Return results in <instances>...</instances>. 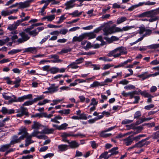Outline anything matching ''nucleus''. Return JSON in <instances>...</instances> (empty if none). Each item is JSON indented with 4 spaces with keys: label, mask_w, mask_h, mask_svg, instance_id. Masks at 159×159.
Returning <instances> with one entry per match:
<instances>
[{
    "label": "nucleus",
    "mask_w": 159,
    "mask_h": 159,
    "mask_svg": "<svg viewBox=\"0 0 159 159\" xmlns=\"http://www.w3.org/2000/svg\"><path fill=\"white\" fill-rule=\"evenodd\" d=\"M135 27L134 26H126L122 28L113 25L111 27H106L103 29L104 35H107L109 34L117 32H122L129 30Z\"/></svg>",
    "instance_id": "f257e3e1"
},
{
    "label": "nucleus",
    "mask_w": 159,
    "mask_h": 159,
    "mask_svg": "<svg viewBox=\"0 0 159 159\" xmlns=\"http://www.w3.org/2000/svg\"><path fill=\"white\" fill-rule=\"evenodd\" d=\"M127 53V50L125 47L121 46L118 47L110 52L108 54V57L113 56L114 58L119 57L121 55H126Z\"/></svg>",
    "instance_id": "f03ea898"
},
{
    "label": "nucleus",
    "mask_w": 159,
    "mask_h": 159,
    "mask_svg": "<svg viewBox=\"0 0 159 159\" xmlns=\"http://www.w3.org/2000/svg\"><path fill=\"white\" fill-rule=\"evenodd\" d=\"M96 36V35L93 32L84 33L79 35L78 37H74L72 39V42H81L84 39L86 38L87 37H89L88 39H90L95 38Z\"/></svg>",
    "instance_id": "7ed1b4c3"
},
{
    "label": "nucleus",
    "mask_w": 159,
    "mask_h": 159,
    "mask_svg": "<svg viewBox=\"0 0 159 159\" xmlns=\"http://www.w3.org/2000/svg\"><path fill=\"white\" fill-rule=\"evenodd\" d=\"M16 111V112L18 113L16 116L17 117H21L24 115L28 116L27 109L23 106L21 107L20 109H17Z\"/></svg>",
    "instance_id": "20e7f679"
},
{
    "label": "nucleus",
    "mask_w": 159,
    "mask_h": 159,
    "mask_svg": "<svg viewBox=\"0 0 159 159\" xmlns=\"http://www.w3.org/2000/svg\"><path fill=\"white\" fill-rule=\"evenodd\" d=\"M24 137L20 136L19 138L16 135H14L12 136L11 140L9 143L11 146L14 144L18 143H20L21 140H23Z\"/></svg>",
    "instance_id": "39448f33"
},
{
    "label": "nucleus",
    "mask_w": 159,
    "mask_h": 159,
    "mask_svg": "<svg viewBox=\"0 0 159 159\" xmlns=\"http://www.w3.org/2000/svg\"><path fill=\"white\" fill-rule=\"evenodd\" d=\"M19 34L21 36V38L17 40V42L19 43H23L27 41L30 38V37L25 32L20 33H19Z\"/></svg>",
    "instance_id": "423d86ee"
},
{
    "label": "nucleus",
    "mask_w": 159,
    "mask_h": 159,
    "mask_svg": "<svg viewBox=\"0 0 159 159\" xmlns=\"http://www.w3.org/2000/svg\"><path fill=\"white\" fill-rule=\"evenodd\" d=\"M19 132L18 133V135L23 134L21 136L24 137L23 139L26 136L29 135V134L27 132V130L25 127H21L19 129Z\"/></svg>",
    "instance_id": "0eeeda50"
},
{
    "label": "nucleus",
    "mask_w": 159,
    "mask_h": 159,
    "mask_svg": "<svg viewBox=\"0 0 159 159\" xmlns=\"http://www.w3.org/2000/svg\"><path fill=\"white\" fill-rule=\"evenodd\" d=\"M34 133H32L30 135L27 136L25 138H26L25 139V146L26 147L28 146L30 144L33 143L34 142V141L32 140L31 139L33 136H36V135L34 134Z\"/></svg>",
    "instance_id": "6e6552de"
},
{
    "label": "nucleus",
    "mask_w": 159,
    "mask_h": 159,
    "mask_svg": "<svg viewBox=\"0 0 159 159\" xmlns=\"http://www.w3.org/2000/svg\"><path fill=\"white\" fill-rule=\"evenodd\" d=\"M68 1L65 4L66 6L65 9H69L74 7L75 4L73 3L75 1V0H67Z\"/></svg>",
    "instance_id": "1a4fd4ad"
},
{
    "label": "nucleus",
    "mask_w": 159,
    "mask_h": 159,
    "mask_svg": "<svg viewBox=\"0 0 159 159\" xmlns=\"http://www.w3.org/2000/svg\"><path fill=\"white\" fill-rule=\"evenodd\" d=\"M32 95L31 94H29L26 95H24L23 96L19 97L18 98H16V102H22L25 100L30 99L32 98Z\"/></svg>",
    "instance_id": "9d476101"
},
{
    "label": "nucleus",
    "mask_w": 159,
    "mask_h": 159,
    "mask_svg": "<svg viewBox=\"0 0 159 159\" xmlns=\"http://www.w3.org/2000/svg\"><path fill=\"white\" fill-rule=\"evenodd\" d=\"M42 132V130L41 131H39L38 130L34 131L32 133H34V134L36 135L35 136L33 137H36L37 138L39 139H46V136L43 135H38L39 134H44V133H41Z\"/></svg>",
    "instance_id": "9b49d317"
},
{
    "label": "nucleus",
    "mask_w": 159,
    "mask_h": 159,
    "mask_svg": "<svg viewBox=\"0 0 159 159\" xmlns=\"http://www.w3.org/2000/svg\"><path fill=\"white\" fill-rule=\"evenodd\" d=\"M58 86H55V84H52L51 86L48 88V90L50 93H54L58 90Z\"/></svg>",
    "instance_id": "f8f14e48"
},
{
    "label": "nucleus",
    "mask_w": 159,
    "mask_h": 159,
    "mask_svg": "<svg viewBox=\"0 0 159 159\" xmlns=\"http://www.w3.org/2000/svg\"><path fill=\"white\" fill-rule=\"evenodd\" d=\"M1 112L3 114H11L14 113L15 110L14 109H8L6 107H2Z\"/></svg>",
    "instance_id": "ddd939ff"
},
{
    "label": "nucleus",
    "mask_w": 159,
    "mask_h": 159,
    "mask_svg": "<svg viewBox=\"0 0 159 159\" xmlns=\"http://www.w3.org/2000/svg\"><path fill=\"white\" fill-rule=\"evenodd\" d=\"M150 143L149 141H145V140L142 139L136 143L137 148H141L145 145H147Z\"/></svg>",
    "instance_id": "4468645a"
},
{
    "label": "nucleus",
    "mask_w": 159,
    "mask_h": 159,
    "mask_svg": "<svg viewBox=\"0 0 159 159\" xmlns=\"http://www.w3.org/2000/svg\"><path fill=\"white\" fill-rule=\"evenodd\" d=\"M133 140V139L130 136H129L122 140L124 142V144L127 146L130 145L132 143Z\"/></svg>",
    "instance_id": "2eb2a0df"
},
{
    "label": "nucleus",
    "mask_w": 159,
    "mask_h": 159,
    "mask_svg": "<svg viewBox=\"0 0 159 159\" xmlns=\"http://www.w3.org/2000/svg\"><path fill=\"white\" fill-rule=\"evenodd\" d=\"M32 1V0H30L26 1L23 2H20L19 8H24L28 7L30 5V3Z\"/></svg>",
    "instance_id": "dca6fc26"
},
{
    "label": "nucleus",
    "mask_w": 159,
    "mask_h": 159,
    "mask_svg": "<svg viewBox=\"0 0 159 159\" xmlns=\"http://www.w3.org/2000/svg\"><path fill=\"white\" fill-rule=\"evenodd\" d=\"M68 143L69 144L71 148H78L80 145L75 141H73L71 142H70L69 141H68Z\"/></svg>",
    "instance_id": "f3484780"
},
{
    "label": "nucleus",
    "mask_w": 159,
    "mask_h": 159,
    "mask_svg": "<svg viewBox=\"0 0 159 159\" xmlns=\"http://www.w3.org/2000/svg\"><path fill=\"white\" fill-rule=\"evenodd\" d=\"M104 85V83L102 82H99L98 81H95L93 82V83L91 84L90 87L92 88H95L98 87L99 86H102Z\"/></svg>",
    "instance_id": "a211bd4d"
},
{
    "label": "nucleus",
    "mask_w": 159,
    "mask_h": 159,
    "mask_svg": "<svg viewBox=\"0 0 159 159\" xmlns=\"http://www.w3.org/2000/svg\"><path fill=\"white\" fill-rule=\"evenodd\" d=\"M151 12L150 11H149L144 12L138 15V17H151Z\"/></svg>",
    "instance_id": "6ab92c4d"
},
{
    "label": "nucleus",
    "mask_w": 159,
    "mask_h": 159,
    "mask_svg": "<svg viewBox=\"0 0 159 159\" xmlns=\"http://www.w3.org/2000/svg\"><path fill=\"white\" fill-rule=\"evenodd\" d=\"M138 77L142 78V80H143L150 77V74H149L148 72H145L142 74L138 75Z\"/></svg>",
    "instance_id": "aec40b11"
},
{
    "label": "nucleus",
    "mask_w": 159,
    "mask_h": 159,
    "mask_svg": "<svg viewBox=\"0 0 159 159\" xmlns=\"http://www.w3.org/2000/svg\"><path fill=\"white\" fill-rule=\"evenodd\" d=\"M36 52V48L35 47H30L25 49L24 52H30L35 53Z\"/></svg>",
    "instance_id": "412c9836"
},
{
    "label": "nucleus",
    "mask_w": 159,
    "mask_h": 159,
    "mask_svg": "<svg viewBox=\"0 0 159 159\" xmlns=\"http://www.w3.org/2000/svg\"><path fill=\"white\" fill-rule=\"evenodd\" d=\"M34 124L32 125V128L36 129L37 130L39 129L42 125L38 122L34 121Z\"/></svg>",
    "instance_id": "4be33fe9"
},
{
    "label": "nucleus",
    "mask_w": 159,
    "mask_h": 159,
    "mask_svg": "<svg viewBox=\"0 0 159 159\" xmlns=\"http://www.w3.org/2000/svg\"><path fill=\"white\" fill-rule=\"evenodd\" d=\"M58 148L60 151H63L67 150L68 149V146L66 144H61L58 146Z\"/></svg>",
    "instance_id": "5701e85b"
},
{
    "label": "nucleus",
    "mask_w": 159,
    "mask_h": 159,
    "mask_svg": "<svg viewBox=\"0 0 159 159\" xmlns=\"http://www.w3.org/2000/svg\"><path fill=\"white\" fill-rule=\"evenodd\" d=\"M11 146L9 144L2 145L0 148V152H4L5 151L6 149L10 147Z\"/></svg>",
    "instance_id": "b1692460"
},
{
    "label": "nucleus",
    "mask_w": 159,
    "mask_h": 159,
    "mask_svg": "<svg viewBox=\"0 0 159 159\" xmlns=\"http://www.w3.org/2000/svg\"><path fill=\"white\" fill-rule=\"evenodd\" d=\"M55 16L54 15H51L50 16H46L43 17L42 19L43 20L47 19L48 21H52L53 19H55Z\"/></svg>",
    "instance_id": "393cba45"
},
{
    "label": "nucleus",
    "mask_w": 159,
    "mask_h": 159,
    "mask_svg": "<svg viewBox=\"0 0 159 159\" xmlns=\"http://www.w3.org/2000/svg\"><path fill=\"white\" fill-rule=\"evenodd\" d=\"M118 149L117 147H115L109 150V152L111 153V154L110 155V156H111L112 155L117 154L118 153V151H117Z\"/></svg>",
    "instance_id": "a878e982"
},
{
    "label": "nucleus",
    "mask_w": 159,
    "mask_h": 159,
    "mask_svg": "<svg viewBox=\"0 0 159 159\" xmlns=\"http://www.w3.org/2000/svg\"><path fill=\"white\" fill-rule=\"evenodd\" d=\"M127 20V18L126 17L122 16L119 17L118 18L116 21V23L117 24H120Z\"/></svg>",
    "instance_id": "bb28decb"
},
{
    "label": "nucleus",
    "mask_w": 159,
    "mask_h": 159,
    "mask_svg": "<svg viewBox=\"0 0 159 159\" xmlns=\"http://www.w3.org/2000/svg\"><path fill=\"white\" fill-rule=\"evenodd\" d=\"M77 65L76 63L75 62H73L69 64L67 66V67L71 68L72 69H76L79 67V66Z\"/></svg>",
    "instance_id": "cd10ccee"
},
{
    "label": "nucleus",
    "mask_w": 159,
    "mask_h": 159,
    "mask_svg": "<svg viewBox=\"0 0 159 159\" xmlns=\"http://www.w3.org/2000/svg\"><path fill=\"white\" fill-rule=\"evenodd\" d=\"M106 132H105L104 130L101 131L100 134V136L103 138H107L110 137L111 135V134H107L106 133Z\"/></svg>",
    "instance_id": "c85d7f7f"
},
{
    "label": "nucleus",
    "mask_w": 159,
    "mask_h": 159,
    "mask_svg": "<svg viewBox=\"0 0 159 159\" xmlns=\"http://www.w3.org/2000/svg\"><path fill=\"white\" fill-rule=\"evenodd\" d=\"M27 33H29L30 35L33 37L36 36L39 34V32L37 31V29H36L32 31H30Z\"/></svg>",
    "instance_id": "c756f323"
},
{
    "label": "nucleus",
    "mask_w": 159,
    "mask_h": 159,
    "mask_svg": "<svg viewBox=\"0 0 159 159\" xmlns=\"http://www.w3.org/2000/svg\"><path fill=\"white\" fill-rule=\"evenodd\" d=\"M54 131L52 129L46 128L42 130L41 133H44V134H49L52 133Z\"/></svg>",
    "instance_id": "7c9ffc66"
},
{
    "label": "nucleus",
    "mask_w": 159,
    "mask_h": 159,
    "mask_svg": "<svg viewBox=\"0 0 159 159\" xmlns=\"http://www.w3.org/2000/svg\"><path fill=\"white\" fill-rule=\"evenodd\" d=\"M145 3L144 2H139L138 4L132 6V7L128 9V10L131 11L133 10L134 8L138 7L139 6L143 5Z\"/></svg>",
    "instance_id": "2f4dec72"
},
{
    "label": "nucleus",
    "mask_w": 159,
    "mask_h": 159,
    "mask_svg": "<svg viewBox=\"0 0 159 159\" xmlns=\"http://www.w3.org/2000/svg\"><path fill=\"white\" fill-rule=\"evenodd\" d=\"M82 12H80L79 13L78 10H75L73 13H69V15H72L73 17H78L81 15Z\"/></svg>",
    "instance_id": "473e14b6"
},
{
    "label": "nucleus",
    "mask_w": 159,
    "mask_h": 159,
    "mask_svg": "<svg viewBox=\"0 0 159 159\" xmlns=\"http://www.w3.org/2000/svg\"><path fill=\"white\" fill-rule=\"evenodd\" d=\"M49 71H50L51 73L54 74L59 71V68L57 67H52L49 69Z\"/></svg>",
    "instance_id": "72a5a7b5"
},
{
    "label": "nucleus",
    "mask_w": 159,
    "mask_h": 159,
    "mask_svg": "<svg viewBox=\"0 0 159 159\" xmlns=\"http://www.w3.org/2000/svg\"><path fill=\"white\" fill-rule=\"evenodd\" d=\"M108 152H106L103 153H102L100 156L99 158L102 159L104 158V159H107L110 156V155L107 156Z\"/></svg>",
    "instance_id": "f704fd0d"
},
{
    "label": "nucleus",
    "mask_w": 159,
    "mask_h": 159,
    "mask_svg": "<svg viewBox=\"0 0 159 159\" xmlns=\"http://www.w3.org/2000/svg\"><path fill=\"white\" fill-rule=\"evenodd\" d=\"M151 15V17H153L155 16H156L159 13V11L158 10H153L150 11Z\"/></svg>",
    "instance_id": "c9c22d12"
},
{
    "label": "nucleus",
    "mask_w": 159,
    "mask_h": 159,
    "mask_svg": "<svg viewBox=\"0 0 159 159\" xmlns=\"http://www.w3.org/2000/svg\"><path fill=\"white\" fill-rule=\"evenodd\" d=\"M142 95L146 98H153V96L151 95L150 93L147 92L146 91H143V92L142 93Z\"/></svg>",
    "instance_id": "e433bc0d"
},
{
    "label": "nucleus",
    "mask_w": 159,
    "mask_h": 159,
    "mask_svg": "<svg viewBox=\"0 0 159 159\" xmlns=\"http://www.w3.org/2000/svg\"><path fill=\"white\" fill-rule=\"evenodd\" d=\"M105 39L109 41L110 43H111L113 41H117L119 39L117 37L115 36H112L110 38H107Z\"/></svg>",
    "instance_id": "4c0bfd02"
},
{
    "label": "nucleus",
    "mask_w": 159,
    "mask_h": 159,
    "mask_svg": "<svg viewBox=\"0 0 159 159\" xmlns=\"http://www.w3.org/2000/svg\"><path fill=\"white\" fill-rule=\"evenodd\" d=\"M151 137L153 138L154 139H157L159 138V130L154 133L152 135H151Z\"/></svg>",
    "instance_id": "58836bf2"
},
{
    "label": "nucleus",
    "mask_w": 159,
    "mask_h": 159,
    "mask_svg": "<svg viewBox=\"0 0 159 159\" xmlns=\"http://www.w3.org/2000/svg\"><path fill=\"white\" fill-rule=\"evenodd\" d=\"M136 129H137V130L136 131L131 132V134L132 133L133 135H135L140 132L142 129V127L141 126H139L136 128Z\"/></svg>",
    "instance_id": "ea45409f"
},
{
    "label": "nucleus",
    "mask_w": 159,
    "mask_h": 159,
    "mask_svg": "<svg viewBox=\"0 0 159 159\" xmlns=\"http://www.w3.org/2000/svg\"><path fill=\"white\" fill-rule=\"evenodd\" d=\"M68 126V124L66 123L62 124L60 125H59V130H65L66 129Z\"/></svg>",
    "instance_id": "a19ab883"
},
{
    "label": "nucleus",
    "mask_w": 159,
    "mask_h": 159,
    "mask_svg": "<svg viewBox=\"0 0 159 159\" xmlns=\"http://www.w3.org/2000/svg\"><path fill=\"white\" fill-rule=\"evenodd\" d=\"M21 51V50L20 49H12L10 51L8 52V54H16L18 52H20Z\"/></svg>",
    "instance_id": "79ce46f5"
},
{
    "label": "nucleus",
    "mask_w": 159,
    "mask_h": 159,
    "mask_svg": "<svg viewBox=\"0 0 159 159\" xmlns=\"http://www.w3.org/2000/svg\"><path fill=\"white\" fill-rule=\"evenodd\" d=\"M11 14L10 11L3 10L1 12V14L3 16H8Z\"/></svg>",
    "instance_id": "37998d69"
},
{
    "label": "nucleus",
    "mask_w": 159,
    "mask_h": 159,
    "mask_svg": "<svg viewBox=\"0 0 159 159\" xmlns=\"http://www.w3.org/2000/svg\"><path fill=\"white\" fill-rule=\"evenodd\" d=\"M51 101L50 100L47 99H44L43 102H40L38 103V105L39 106L44 105L47 103H48Z\"/></svg>",
    "instance_id": "c03bdc74"
},
{
    "label": "nucleus",
    "mask_w": 159,
    "mask_h": 159,
    "mask_svg": "<svg viewBox=\"0 0 159 159\" xmlns=\"http://www.w3.org/2000/svg\"><path fill=\"white\" fill-rule=\"evenodd\" d=\"M149 49H156L159 48V43L157 44H153L148 47Z\"/></svg>",
    "instance_id": "a18cd8bd"
},
{
    "label": "nucleus",
    "mask_w": 159,
    "mask_h": 159,
    "mask_svg": "<svg viewBox=\"0 0 159 159\" xmlns=\"http://www.w3.org/2000/svg\"><path fill=\"white\" fill-rule=\"evenodd\" d=\"M133 120L129 119H125L122 121L121 124L122 125H125L128 124L132 122Z\"/></svg>",
    "instance_id": "49530a36"
},
{
    "label": "nucleus",
    "mask_w": 159,
    "mask_h": 159,
    "mask_svg": "<svg viewBox=\"0 0 159 159\" xmlns=\"http://www.w3.org/2000/svg\"><path fill=\"white\" fill-rule=\"evenodd\" d=\"M11 98L10 99L8 102L10 103H12L13 102H16V97L14 95H12L11 96Z\"/></svg>",
    "instance_id": "de8ad7c7"
},
{
    "label": "nucleus",
    "mask_w": 159,
    "mask_h": 159,
    "mask_svg": "<svg viewBox=\"0 0 159 159\" xmlns=\"http://www.w3.org/2000/svg\"><path fill=\"white\" fill-rule=\"evenodd\" d=\"M131 134V132H129L127 133L124 134H118L117 136H116V138H121L123 137H125V136L127 135Z\"/></svg>",
    "instance_id": "09e8293b"
},
{
    "label": "nucleus",
    "mask_w": 159,
    "mask_h": 159,
    "mask_svg": "<svg viewBox=\"0 0 159 159\" xmlns=\"http://www.w3.org/2000/svg\"><path fill=\"white\" fill-rule=\"evenodd\" d=\"M8 93H2V96L6 100H8L11 98V97L7 96V95Z\"/></svg>",
    "instance_id": "8fccbe9b"
},
{
    "label": "nucleus",
    "mask_w": 159,
    "mask_h": 159,
    "mask_svg": "<svg viewBox=\"0 0 159 159\" xmlns=\"http://www.w3.org/2000/svg\"><path fill=\"white\" fill-rule=\"evenodd\" d=\"M66 17H65V15L61 16L59 18V20L57 22V24H60L62 23L66 19Z\"/></svg>",
    "instance_id": "3c124183"
},
{
    "label": "nucleus",
    "mask_w": 159,
    "mask_h": 159,
    "mask_svg": "<svg viewBox=\"0 0 159 159\" xmlns=\"http://www.w3.org/2000/svg\"><path fill=\"white\" fill-rule=\"evenodd\" d=\"M48 6V4H45L44 6H43V7L41 8V11H40V13L41 14V15H44L46 13H44V11L45 10V9L47 8V7Z\"/></svg>",
    "instance_id": "603ef678"
},
{
    "label": "nucleus",
    "mask_w": 159,
    "mask_h": 159,
    "mask_svg": "<svg viewBox=\"0 0 159 159\" xmlns=\"http://www.w3.org/2000/svg\"><path fill=\"white\" fill-rule=\"evenodd\" d=\"M145 135L144 134H140L134 137L133 138V140H134L136 141H138L139 139L141 137H145Z\"/></svg>",
    "instance_id": "864d4df0"
},
{
    "label": "nucleus",
    "mask_w": 159,
    "mask_h": 159,
    "mask_svg": "<svg viewBox=\"0 0 159 159\" xmlns=\"http://www.w3.org/2000/svg\"><path fill=\"white\" fill-rule=\"evenodd\" d=\"M98 102L96 101L95 98H93L91 100V102L90 104V105H93L96 106L98 104Z\"/></svg>",
    "instance_id": "5fc2aeb1"
},
{
    "label": "nucleus",
    "mask_w": 159,
    "mask_h": 159,
    "mask_svg": "<svg viewBox=\"0 0 159 159\" xmlns=\"http://www.w3.org/2000/svg\"><path fill=\"white\" fill-rule=\"evenodd\" d=\"M124 88L126 90H130L134 89L135 88V87L132 85H129L126 86L124 87Z\"/></svg>",
    "instance_id": "6e6d98bb"
},
{
    "label": "nucleus",
    "mask_w": 159,
    "mask_h": 159,
    "mask_svg": "<svg viewBox=\"0 0 159 159\" xmlns=\"http://www.w3.org/2000/svg\"><path fill=\"white\" fill-rule=\"evenodd\" d=\"M84 59L83 57H80L75 60V61L77 64L81 63L84 61Z\"/></svg>",
    "instance_id": "4d7b16f0"
},
{
    "label": "nucleus",
    "mask_w": 159,
    "mask_h": 159,
    "mask_svg": "<svg viewBox=\"0 0 159 159\" xmlns=\"http://www.w3.org/2000/svg\"><path fill=\"white\" fill-rule=\"evenodd\" d=\"M63 99H58L52 101L53 103H52L50 104L51 105H54L57 104L58 103L60 102H61L63 101Z\"/></svg>",
    "instance_id": "13d9d810"
},
{
    "label": "nucleus",
    "mask_w": 159,
    "mask_h": 159,
    "mask_svg": "<svg viewBox=\"0 0 159 159\" xmlns=\"http://www.w3.org/2000/svg\"><path fill=\"white\" fill-rule=\"evenodd\" d=\"M16 29L14 24L12 25H9L7 27V29L10 30H12Z\"/></svg>",
    "instance_id": "bf43d9fd"
},
{
    "label": "nucleus",
    "mask_w": 159,
    "mask_h": 159,
    "mask_svg": "<svg viewBox=\"0 0 159 159\" xmlns=\"http://www.w3.org/2000/svg\"><path fill=\"white\" fill-rule=\"evenodd\" d=\"M139 33L140 34H142L145 31L146 29L144 26L140 27H139Z\"/></svg>",
    "instance_id": "052dcab7"
},
{
    "label": "nucleus",
    "mask_w": 159,
    "mask_h": 159,
    "mask_svg": "<svg viewBox=\"0 0 159 159\" xmlns=\"http://www.w3.org/2000/svg\"><path fill=\"white\" fill-rule=\"evenodd\" d=\"M141 113L139 111H137L135 113L134 118L137 119L141 116Z\"/></svg>",
    "instance_id": "680f3d73"
},
{
    "label": "nucleus",
    "mask_w": 159,
    "mask_h": 159,
    "mask_svg": "<svg viewBox=\"0 0 159 159\" xmlns=\"http://www.w3.org/2000/svg\"><path fill=\"white\" fill-rule=\"evenodd\" d=\"M99 60H102L104 61L107 62L111 61L112 60L106 57H101L99 58Z\"/></svg>",
    "instance_id": "e2e57ef3"
},
{
    "label": "nucleus",
    "mask_w": 159,
    "mask_h": 159,
    "mask_svg": "<svg viewBox=\"0 0 159 159\" xmlns=\"http://www.w3.org/2000/svg\"><path fill=\"white\" fill-rule=\"evenodd\" d=\"M113 66H114V65L113 64H108L105 65L104 66L102 69L103 70L107 69H109V68H110L111 67Z\"/></svg>",
    "instance_id": "0e129e2a"
},
{
    "label": "nucleus",
    "mask_w": 159,
    "mask_h": 159,
    "mask_svg": "<svg viewBox=\"0 0 159 159\" xmlns=\"http://www.w3.org/2000/svg\"><path fill=\"white\" fill-rule=\"evenodd\" d=\"M34 26L35 25H34V24H33L30 26L29 28L25 29L24 31L27 33L30 31L31 30L34 29Z\"/></svg>",
    "instance_id": "69168bd1"
},
{
    "label": "nucleus",
    "mask_w": 159,
    "mask_h": 159,
    "mask_svg": "<svg viewBox=\"0 0 159 159\" xmlns=\"http://www.w3.org/2000/svg\"><path fill=\"white\" fill-rule=\"evenodd\" d=\"M68 31L67 29H61L59 32V34H62L65 35L66 34Z\"/></svg>",
    "instance_id": "338daca9"
},
{
    "label": "nucleus",
    "mask_w": 159,
    "mask_h": 159,
    "mask_svg": "<svg viewBox=\"0 0 159 159\" xmlns=\"http://www.w3.org/2000/svg\"><path fill=\"white\" fill-rule=\"evenodd\" d=\"M54 156V154L53 153H49L43 156L44 158H46L48 157H52Z\"/></svg>",
    "instance_id": "774afa93"
}]
</instances>
